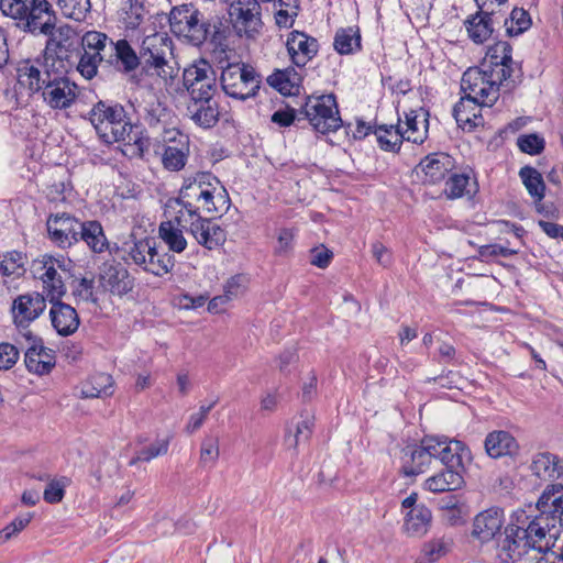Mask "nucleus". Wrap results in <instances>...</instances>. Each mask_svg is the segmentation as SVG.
<instances>
[{
    "label": "nucleus",
    "instance_id": "3c124183",
    "mask_svg": "<svg viewBox=\"0 0 563 563\" xmlns=\"http://www.w3.org/2000/svg\"><path fill=\"white\" fill-rule=\"evenodd\" d=\"M314 417L307 415L298 421L294 433L286 435L285 442L288 449L297 450L300 444H306L313 431Z\"/></svg>",
    "mask_w": 563,
    "mask_h": 563
},
{
    "label": "nucleus",
    "instance_id": "4468645a",
    "mask_svg": "<svg viewBox=\"0 0 563 563\" xmlns=\"http://www.w3.org/2000/svg\"><path fill=\"white\" fill-rule=\"evenodd\" d=\"M183 78L191 100L213 98L217 91V75L207 60L201 59L186 68Z\"/></svg>",
    "mask_w": 563,
    "mask_h": 563
},
{
    "label": "nucleus",
    "instance_id": "ddd939ff",
    "mask_svg": "<svg viewBox=\"0 0 563 563\" xmlns=\"http://www.w3.org/2000/svg\"><path fill=\"white\" fill-rule=\"evenodd\" d=\"M65 66H57L51 78L44 85L42 98L45 104L53 110H66L70 108L78 98V86L65 75ZM48 78V76H46Z\"/></svg>",
    "mask_w": 563,
    "mask_h": 563
},
{
    "label": "nucleus",
    "instance_id": "49530a36",
    "mask_svg": "<svg viewBox=\"0 0 563 563\" xmlns=\"http://www.w3.org/2000/svg\"><path fill=\"white\" fill-rule=\"evenodd\" d=\"M451 547L452 540L450 538H434L423 544L420 556L415 563H434L446 555Z\"/></svg>",
    "mask_w": 563,
    "mask_h": 563
},
{
    "label": "nucleus",
    "instance_id": "052dcab7",
    "mask_svg": "<svg viewBox=\"0 0 563 563\" xmlns=\"http://www.w3.org/2000/svg\"><path fill=\"white\" fill-rule=\"evenodd\" d=\"M69 479L62 477L60 479H52L44 489L43 497L49 504L59 503L65 494V487L68 485Z\"/></svg>",
    "mask_w": 563,
    "mask_h": 563
},
{
    "label": "nucleus",
    "instance_id": "a211bd4d",
    "mask_svg": "<svg viewBox=\"0 0 563 563\" xmlns=\"http://www.w3.org/2000/svg\"><path fill=\"white\" fill-rule=\"evenodd\" d=\"M511 53V45L508 42L499 41L488 47L486 59L483 64V67L490 69V71L498 70L504 73L508 89H512L516 86L520 73L512 59Z\"/></svg>",
    "mask_w": 563,
    "mask_h": 563
},
{
    "label": "nucleus",
    "instance_id": "bb28decb",
    "mask_svg": "<svg viewBox=\"0 0 563 563\" xmlns=\"http://www.w3.org/2000/svg\"><path fill=\"white\" fill-rule=\"evenodd\" d=\"M464 468L444 467L434 475L428 477L423 488L430 493L440 494L460 489L464 485Z\"/></svg>",
    "mask_w": 563,
    "mask_h": 563
},
{
    "label": "nucleus",
    "instance_id": "0eeeda50",
    "mask_svg": "<svg viewBox=\"0 0 563 563\" xmlns=\"http://www.w3.org/2000/svg\"><path fill=\"white\" fill-rule=\"evenodd\" d=\"M156 19L144 29V37L140 46V58L148 68H154L157 76L166 79L172 77L173 68L168 57L173 55L172 40L166 32L156 31Z\"/></svg>",
    "mask_w": 563,
    "mask_h": 563
},
{
    "label": "nucleus",
    "instance_id": "bf43d9fd",
    "mask_svg": "<svg viewBox=\"0 0 563 563\" xmlns=\"http://www.w3.org/2000/svg\"><path fill=\"white\" fill-rule=\"evenodd\" d=\"M219 439L217 437L208 435L201 442L200 448V462L203 465L216 464L219 459Z\"/></svg>",
    "mask_w": 563,
    "mask_h": 563
},
{
    "label": "nucleus",
    "instance_id": "a878e982",
    "mask_svg": "<svg viewBox=\"0 0 563 563\" xmlns=\"http://www.w3.org/2000/svg\"><path fill=\"white\" fill-rule=\"evenodd\" d=\"M49 318L53 328L59 335L67 336L75 333L79 327V317L77 311L60 299L49 301Z\"/></svg>",
    "mask_w": 563,
    "mask_h": 563
},
{
    "label": "nucleus",
    "instance_id": "1a4fd4ad",
    "mask_svg": "<svg viewBox=\"0 0 563 563\" xmlns=\"http://www.w3.org/2000/svg\"><path fill=\"white\" fill-rule=\"evenodd\" d=\"M81 48L77 70L86 79H91L101 63L108 64L113 52V41L104 33L88 31L81 37Z\"/></svg>",
    "mask_w": 563,
    "mask_h": 563
},
{
    "label": "nucleus",
    "instance_id": "338daca9",
    "mask_svg": "<svg viewBox=\"0 0 563 563\" xmlns=\"http://www.w3.org/2000/svg\"><path fill=\"white\" fill-rule=\"evenodd\" d=\"M445 438L444 435H426L421 439L420 444L432 461L439 460Z\"/></svg>",
    "mask_w": 563,
    "mask_h": 563
},
{
    "label": "nucleus",
    "instance_id": "37998d69",
    "mask_svg": "<svg viewBox=\"0 0 563 563\" xmlns=\"http://www.w3.org/2000/svg\"><path fill=\"white\" fill-rule=\"evenodd\" d=\"M113 379L109 374L99 373L80 388L81 398H100L113 393Z\"/></svg>",
    "mask_w": 563,
    "mask_h": 563
},
{
    "label": "nucleus",
    "instance_id": "72a5a7b5",
    "mask_svg": "<svg viewBox=\"0 0 563 563\" xmlns=\"http://www.w3.org/2000/svg\"><path fill=\"white\" fill-rule=\"evenodd\" d=\"M432 463L433 461L420 443L419 445H408L402 450L401 467L407 476L424 473Z\"/></svg>",
    "mask_w": 563,
    "mask_h": 563
},
{
    "label": "nucleus",
    "instance_id": "de8ad7c7",
    "mask_svg": "<svg viewBox=\"0 0 563 563\" xmlns=\"http://www.w3.org/2000/svg\"><path fill=\"white\" fill-rule=\"evenodd\" d=\"M519 176L529 195L540 202L544 198L545 184L542 175L531 166H525L519 170Z\"/></svg>",
    "mask_w": 563,
    "mask_h": 563
},
{
    "label": "nucleus",
    "instance_id": "774afa93",
    "mask_svg": "<svg viewBox=\"0 0 563 563\" xmlns=\"http://www.w3.org/2000/svg\"><path fill=\"white\" fill-rule=\"evenodd\" d=\"M155 132L161 136L165 145H177L178 143L180 144V142L183 143L184 139L189 140V137L176 129L173 123L162 126L161 130H156Z\"/></svg>",
    "mask_w": 563,
    "mask_h": 563
},
{
    "label": "nucleus",
    "instance_id": "f03ea898",
    "mask_svg": "<svg viewBox=\"0 0 563 563\" xmlns=\"http://www.w3.org/2000/svg\"><path fill=\"white\" fill-rule=\"evenodd\" d=\"M176 203L187 216L220 213L229 208V196L212 174L198 172L184 178Z\"/></svg>",
    "mask_w": 563,
    "mask_h": 563
},
{
    "label": "nucleus",
    "instance_id": "b1692460",
    "mask_svg": "<svg viewBox=\"0 0 563 563\" xmlns=\"http://www.w3.org/2000/svg\"><path fill=\"white\" fill-rule=\"evenodd\" d=\"M288 54L291 62L303 67L318 53L319 44L314 37L299 31H292L286 42Z\"/></svg>",
    "mask_w": 563,
    "mask_h": 563
},
{
    "label": "nucleus",
    "instance_id": "c03bdc74",
    "mask_svg": "<svg viewBox=\"0 0 563 563\" xmlns=\"http://www.w3.org/2000/svg\"><path fill=\"white\" fill-rule=\"evenodd\" d=\"M300 81L301 77L294 68L276 70L267 78V82L283 95H292Z\"/></svg>",
    "mask_w": 563,
    "mask_h": 563
},
{
    "label": "nucleus",
    "instance_id": "2f4dec72",
    "mask_svg": "<svg viewBox=\"0 0 563 563\" xmlns=\"http://www.w3.org/2000/svg\"><path fill=\"white\" fill-rule=\"evenodd\" d=\"M187 112L189 118L199 126L210 129L219 121V107L212 99L190 100Z\"/></svg>",
    "mask_w": 563,
    "mask_h": 563
},
{
    "label": "nucleus",
    "instance_id": "7ed1b4c3",
    "mask_svg": "<svg viewBox=\"0 0 563 563\" xmlns=\"http://www.w3.org/2000/svg\"><path fill=\"white\" fill-rule=\"evenodd\" d=\"M0 10L24 32L53 35L56 18L47 0H0Z\"/></svg>",
    "mask_w": 563,
    "mask_h": 563
},
{
    "label": "nucleus",
    "instance_id": "e433bc0d",
    "mask_svg": "<svg viewBox=\"0 0 563 563\" xmlns=\"http://www.w3.org/2000/svg\"><path fill=\"white\" fill-rule=\"evenodd\" d=\"M84 241L93 253H102L108 250L109 242L98 221L81 222L78 232V241Z\"/></svg>",
    "mask_w": 563,
    "mask_h": 563
},
{
    "label": "nucleus",
    "instance_id": "8fccbe9b",
    "mask_svg": "<svg viewBox=\"0 0 563 563\" xmlns=\"http://www.w3.org/2000/svg\"><path fill=\"white\" fill-rule=\"evenodd\" d=\"M471 178L466 174L450 173L442 194L448 199H459L471 195Z\"/></svg>",
    "mask_w": 563,
    "mask_h": 563
},
{
    "label": "nucleus",
    "instance_id": "9d476101",
    "mask_svg": "<svg viewBox=\"0 0 563 563\" xmlns=\"http://www.w3.org/2000/svg\"><path fill=\"white\" fill-rule=\"evenodd\" d=\"M220 80L224 93L239 100L254 97L261 84L260 76L254 68L240 63L227 65Z\"/></svg>",
    "mask_w": 563,
    "mask_h": 563
},
{
    "label": "nucleus",
    "instance_id": "4c0bfd02",
    "mask_svg": "<svg viewBox=\"0 0 563 563\" xmlns=\"http://www.w3.org/2000/svg\"><path fill=\"white\" fill-rule=\"evenodd\" d=\"M398 125L401 134H404V140L408 142L421 144L428 136L427 118L418 121V114L413 110L405 113V121L402 122L399 120Z\"/></svg>",
    "mask_w": 563,
    "mask_h": 563
},
{
    "label": "nucleus",
    "instance_id": "2eb2a0df",
    "mask_svg": "<svg viewBox=\"0 0 563 563\" xmlns=\"http://www.w3.org/2000/svg\"><path fill=\"white\" fill-rule=\"evenodd\" d=\"M125 252L128 257L137 266L142 267L145 272H148L155 276H164L169 273L174 265L175 260L168 253H162L157 257V262L151 260L145 261V255H151L154 251V243L148 239H142L131 244L125 243Z\"/></svg>",
    "mask_w": 563,
    "mask_h": 563
},
{
    "label": "nucleus",
    "instance_id": "09e8293b",
    "mask_svg": "<svg viewBox=\"0 0 563 563\" xmlns=\"http://www.w3.org/2000/svg\"><path fill=\"white\" fill-rule=\"evenodd\" d=\"M333 46L341 54H352L361 48V35L357 29L346 27L336 31Z\"/></svg>",
    "mask_w": 563,
    "mask_h": 563
},
{
    "label": "nucleus",
    "instance_id": "a19ab883",
    "mask_svg": "<svg viewBox=\"0 0 563 563\" xmlns=\"http://www.w3.org/2000/svg\"><path fill=\"white\" fill-rule=\"evenodd\" d=\"M189 152V140L184 139L183 143L177 145H165L162 155L164 168L170 172L181 170L186 166Z\"/></svg>",
    "mask_w": 563,
    "mask_h": 563
},
{
    "label": "nucleus",
    "instance_id": "5fc2aeb1",
    "mask_svg": "<svg viewBox=\"0 0 563 563\" xmlns=\"http://www.w3.org/2000/svg\"><path fill=\"white\" fill-rule=\"evenodd\" d=\"M169 448V439H157L147 448L137 451L136 455L130 461V465H135L139 462H150L151 460L165 455Z\"/></svg>",
    "mask_w": 563,
    "mask_h": 563
},
{
    "label": "nucleus",
    "instance_id": "20e7f679",
    "mask_svg": "<svg viewBox=\"0 0 563 563\" xmlns=\"http://www.w3.org/2000/svg\"><path fill=\"white\" fill-rule=\"evenodd\" d=\"M89 121L107 143L132 141V125L121 104L97 102L89 112Z\"/></svg>",
    "mask_w": 563,
    "mask_h": 563
},
{
    "label": "nucleus",
    "instance_id": "c85d7f7f",
    "mask_svg": "<svg viewBox=\"0 0 563 563\" xmlns=\"http://www.w3.org/2000/svg\"><path fill=\"white\" fill-rule=\"evenodd\" d=\"M484 445L486 453L493 459L514 456L519 451L517 440L508 431L504 430L489 432L486 435Z\"/></svg>",
    "mask_w": 563,
    "mask_h": 563
},
{
    "label": "nucleus",
    "instance_id": "e2e57ef3",
    "mask_svg": "<svg viewBox=\"0 0 563 563\" xmlns=\"http://www.w3.org/2000/svg\"><path fill=\"white\" fill-rule=\"evenodd\" d=\"M517 144L521 152L530 155L540 154L544 148V140L537 134L519 136Z\"/></svg>",
    "mask_w": 563,
    "mask_h": 563
},
{
    "label": "nucleus",
    "instance_id": "9b49d317",
    "mask_svg": "<svg viewBox=\"0 0 563 563\" xmlns=\"http://www.w3.org/2000/svg\"><path fill=\"white\" fill-rule=\"evenodd\" d=\"M63 58L64 56L45 55L43 60H21L16 67L19 87L26 89L30 95L42 91L47 82L46 76L51 78L56 67L62 66Z\"/></svg>",
    "mask_w": 563,
    "mask_h": 563
},
{
    "label": "nucleus",
    "instance_id": "39448f33",
    "mask_svg": "<svg viewBox=\"0 0 563 563\" xmlns=\"http://www.w3.org/2000/svg\"><path fill=\"white\" fill-rule=\"evenodd\" d=\"M501 87L509 90L504 73L490 71L486 67H471L461 79V90L464 97L479 102L484 107H492L497 101Z\"/></svg>",
    "mask_w": 563,
    "mask_h": 563
},
{
    "label": "nucleus",
    "instance_id": "412c9836",
    "mask_svg": "<svg viewBox=\"0 0 563 563\" xmlns=\"http://www.w3.org/2000/svg\"><path fill=\"white\" fill-rule=\"evenodd\" d=\"M81 222L67 213H56L47 219L51 240L59 247H69L78 242Z\"/></svg>",
    "mask_w": 563,
    "mask_h": 563
},
{
    "label": "nucleus",
    "instance_id": "c9c22d12",
    "mask_svg": "<svg viewBox=\"0 0 563 563\" xmlns=\"http://www.w3.org/2000/svg\"><path fill=\"white\" fill-rule=\"evenodd\" d=\"M439 460L445 467L464 468V463L471 461V451L463 442L446 437Z\"/></svg>",
    "mask_w": 563,
    "mask_h": 563
},
{
    "label": "nucleus",
    "instance_id": "423d86ee",
    "mask_svg": "<svg viewBox=\"0 0 563 563\" xmlns=\"http://www.w3.org/2000/svg\"><path fill=\"white\" fill-rule=\"evenodd\" d=\"M73 267L70 258L44 254L32 262L31 272L34 278L42 282L43 292L46 294L48 301H53L65 295L63 275L69 274Z\"/></svg>",
    "mask_w": 563,
    "mask_h": 563
},
{
    "label": "nucleus",
    "instance_id": "ea45409f",
    "mask_svg": "<svg viewBox=\"0 0 563 563\" xmlns=\"http://www.w3.org/2000/svg\"><path fill=\"white\" fill-rule=\"evenodd\" d=\"M531 471L540 478H556L562 474L561 461L550 452H539L532 457Z\"/></svg>",
    "mask_w": 563,
    "mask_h": 563
},
{
    "label": "nucleus",
    "instance_id": "f704fd0d",
    "mask_svg": "<svg viewBox=\"0 0 563 563\" xmlns=\"http://www.w3.org/2000/svg\"><path fill=\"white\" fill-rule=\"evenodd\" d=\"M431 521V510L424 505H418L406 514L402 529L407 536L420 538L428 532Z\"/></svg>",
    "mask_w": 563,
    "mask_h": 563
},
{
    "label": "nucleus",
    "instance_id": "6e6552de",
    "mask_svg": "<svg viewBox=\"0 0 563 563\" xmlns=\"http://www.w3.org/2000/svg\"><path fill=\"white\" fill-rule=\"evenodd\" d=\"M316 132L327 134L342 125L335 97L333 95L310 96L299 110Z\"/></svg>",
    "mask_w": 563,
    "mask_h": 563
},
{
    "label": "nucleus",
    "instance_id": "58836bf2",
    "mask_svg": "<svg viewBox=\"0 0 563 563\" xmlns=\"http://www.w3.org/2000/svg\"><path fill=\"white\" fill-rule=\"evenodd\" d=\"M141 60L140 55H136L128 41L119 40L113 42V52L108 59L109 65H117L125 73H130L137 68Z\"/></svg>",
    "mask_w": 563,
    "mask_h": 563
},
{
    "label": "nucleus",
    "instance_id": "864d4df0",
    "mask_svg": "<svg viewBox=\"0 0 563 563\" xmlns=\"http://www.w3.org/2000/svg\"><path fill=\"white\" fill-rule=\"evenodd\" d=\"M531 18L522 8H514L509 18L505 19L504 27L508 36H517L529 30Z\"/></svg>",
    "mask_w": 563,
    "mask_h": 563
},
{
    "label": "nucleus",
    "instance_id": "f3484780",
    "mask_svg": "<svg viewBox=\"0 0 563 563\" xmlns=\"http://www.w3.org/2000/svg\"><path fill=\"white\" fill-rule=\"evenodd\" d=\"M46 309V297L38 291H29L16 296L11 303L10 312L18 328H27Z\"/></svg>",
    "mask_w": 563,
    "mask_h": 563
},
{
    "label": "nucleus",
    "instance_id": "4be33fe9",
    "mask_svg": "<svg viewBox=\"0 0 563 563\" xmlns=\"http://www.w3.org/2000/svg\"><path fill=\"white\" fill-rule=\"evenodd\" d=\"M229 14L239 31L257 32L262 25L258 0H235L231 3Z\"/></svg>",
    "mask_w": 563,
    "mask_h": 563
},
{
    "label": "nucleus",
    "instance_id": "680f3d73",
    "mask_svg": "<svg viewBox=\"0 0 563 563\" xmlns=\"http://www.w3.org/2000/svg\"><path fill=\"white\" fill-rule=\"evenodd\" d=\"M217 402H218V399L213 400L209 405H201L199 407V411L196 413H192L189 417L188 422L185 427V431L189 434H194L196 431H198L205 423L209 412L216 406Z\"/></svg>",
    "mask_w": 563,
    "mask_h": 563
},
{
    "label": "nucleus",
    "instance_id": "f257e3e1",
    "mask_svg": "<svg viewBox=\"0 0 563 563\" xmlns=\"http://www.w3.org/2000/svg\"><path fill=\"white\" fill-rule=\"evenodd\" d=\"M548 518L536 517L532 520L522 511L517 523L505 527L503 537L496 543L498 563H526L529 556L539 555V550L547 549Z\"/></svg>",
    "mask_w": 563,
    "mask_h": 563
},
{
    "label": "nucleus",
    "instance_id": "6ab92c4d",
    "mask_svg": "<svg viewBox=\"0 0 563 563\" xmlns=\"http://www.w3.org/2000/svg\"><path fill=\"white\" fill-rule=\"evenodd\" d=\"M188 232L198 244L208 250H213L225 242V231L211 219L202 217V213L187 216Z\"/></svg>",
    "mask_w": 563,
    "mask_h": 563
},
{
    "label": "nucleus",
    "instance_id": "a18cd8bd",
    "mask_svg": "<svg viewBox=\"0 0 563 563\" xmlns=\"http://www.w3.org/2000/svg\"><path fill=\"white\" fill-rule=\"evenodd\" d=\"M373 133L376 135L378 145L382 150L387 152H397L404 141L399 125L382 124L374 128Z\"/></svg>",
    "mask_w": 563,
    "mask_h": 563
},
{
    "label": "nucleus",
    "instance_id": "603ef678",
    "mask_svg": "<svg viewBox=\"0 0 563 563\" xmlns=\"http://www.w3.org/2000/svg\"><path fill=\"white\" fill-rule=\"evenodd\" d=\"M26 263L27 257L22 252L11 251L0 255V271L5 276H22Z\"/></svg>",
    "mask_w": 563,
    "mask_h": 563
},
{
    "label": "nucleus",
    "instance_id": "dca6fc26",
    "mask_svg": "<svg viewBox=\"0 0 563 563\" xmlns=\"http://www.w3.org/2000/svg\"><path fill=\"white\" fill-rule=\"evenodd\" d=\"M505 514L499 507H490L478 512L472 522L471 538L482 545L490 542L497 543L503 537Z\"/></svg>",
    "mask_w": 563,
    "mask_h": 563
},
{
    "label": "nucleus",
    "instance_id": "cd10ccee",
    "mask_svg": "<svg viewBox=\"0 0 563 563\" xmlns=\"http://www.w3.org/2000/svg\"><path fill=\"white\" fill-rule=\"evenodd\" d=\"M24 363L29 372L36 375H46L55 366L54 351L45 347L42 342L34 341L25 351Z\"/></svg>",
    "mask_w": 563,
    "mask_h": 563
},
{
    "label": "nucleus",
    "instance_id": "79ce46f5",
    "mask_svg": "<svg viewBox=\"0 0 563 563\" xmlns=\"http://www.w3.org/2000/svg\"><path fill=\"white\" fill-rule=\"evenodd\" d=\"M144 121L154 131L161 130L162 126L170 125L176 122L174 113L157 100L148 102L144 108Z\"/></svg>",
    "mask_w": 563,
    "mask_h": 563
},
{
    "label": "nucleus",
    "instance_id": "5701e85b",
    "mask_svg": "<svg viewBox=\"0 0 563 563\" xmlns=\"http://www.w3.org/2000/svg\"><path fill=\"white\" fill-rule=\"evenodd\" d=\"M188 218L183 209L177 211L174 219L163 221L159 224V238L168 246L169 251L181 253L187 247V240L184 236V229L188 231Z\"/></svg>",
    "mask_w": 563,
    "mask_h": 563
},
{
    "label": "nucleus",
    "instance_id": "69168bd1",
    "mask_svg": "<svg viewBox=\"0 0 563 563\" xmlns=\"http://www.w3.org/2000/svg\"><path fill=\"white\" fill-rule=\"evenodd\" d=\"M20 357L19 349L11 343H0V369H10L15 365Z\"/></svg>",
    "mask_w": 563,
    "mask_h": 563
},
{
    "label": "nucleus",
    "instance_id": "0e129e2a",
    "mask_svg": "<svg viewBox=\"0 0 563 563\" xmlns=\"http://www.w3.org/2000/svg\"><path fill=\"white\" fill-rule=\"evenodd\" d=\"M247 279L244 275H235L227 280L223 287V296L228 301L236 299L246 288Z\"/></svg>",
    "mask_w": 563,
    "mask_h": 563
},
{
    "label": "nucleus",
    "instance_id": "4d7b16f0",
    "mask_svg": "<svg viewBox=\"0 0 563 563\" xmlns=\"http://www.w3.org/2000/svg\"><path fill=\"white\" fill-rule=\"evenodd\" d=\"M295 235L296 233L292 229L283 228L278 230L274 255L277 257H289L294 250Z\"/></svg>",
    "mask_w": 563,
    "mask_h": 563
},
{
    "label": "nucleus",
    "instance_id": "473e14b6",
    "mask_svg": "<svg viewBox=\"0 0 563 563\" xmlns=\"http://www.w3.org/2000/svg\"><path fill=\"white\" fill-rule=\"evenodd\" d=\"M497 15L483 13L478 10L475 14L465 20L464 25L468 37L476 44H482L490 38Z\"/></svg>",
    "mask_w": 563,
    "mask_h": 563
},
{
    "label": "nucleus",
    "instance_id": "393cba45",
    "mask_svg": "<svg viewBox=\"0 0 563 563\" xmlns=\"http://www.w3.org/2000/svg\"><path fill=\"white\" fill-rule=\"evenodd\" d=\"M99 283L106 291L117 296H123L133 288V282L128 269L119 264H103Z\"/></svg>",
    "mask_w": 563,
    "mask_h": 563
},
{
    "label": "nucleus",
    "instance_id": "6e6d98bb",
    "mask_svg": "<svg viewBox=\"0 0 563 563\" xmlns=\"http://www.w3.org/2000/svg\"><path fill=\"white\" fill-rule=\"evenodd\" d=\"M60 12L69 19L81 21L90 10L89 0H57Z\"/></svg>",
    "mask_w": 563,
    "mask_h": 563
},
{
    "label": "nucleus",
    "instance_id": "aec40b11",
    "mask_svg": "<svg viewBox=\"0 0 563 563\" xmlns=\"http://www.w3.org/2000/svg\"><path fill=\"white\" fill-rule=\"evenodd\" d=\"M454 167L451 156L435 153L426 156L415 168L417 177L424 185H435L444 180Z\"/></svg>",
    "mask_w": 563,
    "mask_h": 563
},
{
    "label": "nucleus",
    "instance_id": "13d9d810",
    "mask_svg": "<svg viewBox=\"0 0 563 563\" xmlns=\"http://www.w3.org/2000/svg\"><path fill=\"white\" fill-rule=\"evenodd\" d=\"M124 22L128 29H136L145 16V9L137 0H126Z\"/></svg>",
    "mask_w": 563,
    "mask_h": 563
},
{
    "label": "nucleus",
    "instance_id": "c756f323",
    "mask_svg": "<svg viewBox=\"0 0 563 563\" xmlns=\"http://www.w3.org/2000/svg\"><path fill=\"white\" fill-rule=\"evenodd\" d=\"M537 508L541 514L539 517L544 518L545 515L552 519L559 518L561 522L563 517V484L548 485L538 499Z\"/></svg>",
    "mask_w": 563,
    "mask_h": 563
},
{
    "label": "nucleus",
    "instance_id": "7c9ffc66",
    "mask_svg": "<svg viewBox=\"0 0 563 563\" xmlns=\"http://www.w3.org/2000/svg\"><path fill=\"white\" fill-rule=\"evenodd\" d=\"M482 107H484V104L464 96L461 97L460 101L453 108V115L459 126L463 130L472 131L476 126L483 125Z\"/></svg>",
    "mask_w": 563,
    "mask_h": 563
},
{
    "label": "nucleus",
    "instance_id": "f8f14e48",
    "mask_svg": "<svg viewBox=\"0 0 563 563\" xmlns=\"http://www.w3.org/2000/svg\"><path fill=\"white\" fill-rule=\"evenodd\" d=\"M169 24L175 35L186 38L194 45L202 44L209 34V26L191 4L174 8L169 14Z\"/></svg>",
    "mask_w": 563,
    "mask_h": 563
}]
</instances>
